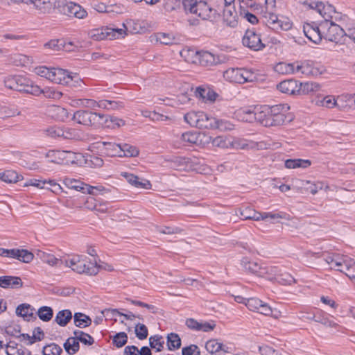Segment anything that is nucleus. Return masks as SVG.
I'll list each match as a JSON object with an SVG mask.
<instances>
[{"instance_id": "f257e3e1", "label": "nucleus", "mask_w": 355, "mask_h": 355, "mask_svg": "<svg viewBox=\"0 0 355 355\" xmlns=\"http://www.w3.org/2000/svg\"><path fill=\"white\" fill-rule=\"evenodd\" d=\"M289 108L287 104L260 106L259 123L265 127L282 125L287 119L286 112Z\"/></svg>"}, {"instance_id": "f03ea898", "label": "nucleus", "mask_w": 355, "mask_h": 355, "mask_svg": "<svg viewBox=\"0 0 355 355\" xmlns=\"http://www.w3.org/2000/svg\"><path fill=\"white\" fill-rule=\"evenodd\" d=\"M266 10L263 12V23L275 31H288L292 28V22L287 18L282 17L273 13L272 10L276 7V0H266Z\"/></svg>"}, {"instance_id": "7ed1b4c3", "label": "nucleus", "mask_w": 355, "mask_h": 355, "mask_svg": "<svg viewBox=\"0 0 355 355\" xmlns=\"http://www.w3.org/2000/svg\"><path fill=\"white\" fill-rule=\"evenodd\" d=\"M72 119L84 125L100 126L107 122V116L87 110H78L73 114Z\"/></svg>"}, {"instance_id": "20e7f679", "label": "nucleus", "mask_w": 355, "mask_h": 355, "mask_svg": "<svg viewBox=\"0 0 355 355\" xmlns=\"http://www.w3.org/2000/svg\"><path fill=\"white\" fill-rule=\"evenodd\" d=\"M64 265L66 267L71 268V270L77 273H85L89 275H95L98 272L99 266L97 263H91V266H87L81 256L75 255L70 259H64Z\"/></svg>"}, {"instance_id": "39448f33", "label": "nucleus", "mask_w": 355, "mask_h": 355, "mask_svg": "<svg viewBox=\"0 0 355 355\" xmlns=\"http://www.w3.org/2000/svg\"><path fill=\"white\" fill-rule=\"evenodd\" d=\"M320 26L323 31V37L329 41L338 43L345 35L344 30L329 19L321 21Z\"/></svg>"}, {"instance_id": "423d86ee", "label": "nucleus", "mask_w": 355, "mask_h": 355, "mask_svg": "<svg viewBox=\"0 0 355 355\" xmlns=\"http://www.w3.org/2000/svg\"><path fill=\"white\" fill-rule=\"evenodd\" d=\"M223 77L230 82L239 84L252 82L255 78L252 71L241 68L228 69L223 73Z\"/></svg>"}, {"instance_id": "0eeeda50", "label": "nucleus", "mask_w": 355, "mask_h": 355, "mask_svg": "<svg viewBox=\"0 0 355 355\" xmlns=\"http://www.w3.org/2000/svg\"><path fill=\"white\" fill-rule=\"evenodd\" d=\"M207 1L208 0H196V2L192 3L193 5L190 6L187 10L203 19L214 17L216 10L207 4Z\"/></svg>"}, {"instance_id": "6e6552de", "label": "nucleus", "mask_w": 355, "mask_h": 355, "mask_svg": "<svg viewBox=\"0 0 355 355\" xmlns=\"http://www.w3.org/2000/svg\"><path fill=\"white\" fill-rule=\"evenodd\" d=\"M243 44L251 50L257 51L262 50L265 44L262 42L261 35L253 29H248L242 40Z\"/></svg>"}, {"instance_id": "1a4fd4ad", "label": "nucleus", "mask_w": 355, "mask_h": 355, "mask_svg": "<svg viewBox=\"0 0 355 355\" xmlns=\"http://www.w3.org/2000/svg\"><path fill=\"white\" fill-rule=\"evenodd\" d=\"M190 52L194 53L193 51L184 50L180 52V55L182 57H185L184 54H189ZM195 53L198 55L199 62L202 66H213L221 62V60L218 55H216L209 51L195 52Z\"/></svg>"}, {"instance_id": "9d476101", "label": "nucleus", "mask_w": 355, "mask_h": 355, "mask_svg": "<svg viewBox=\"0 0 355 355\" xmlns=\"http://www.w3.org/2000/svg\"><path fill=\"white\" fill-rule=\"evenodd\" d=\"M325 71L323 67L314 66L309 62H297L295 66V73H301L306 76H318L322 74Z\"/></svg>"}, {"instance_id": "9b49d317", "label": "nucleus", "mask_w": 355, "mask_h": 355, "mask_svg": "<svg viewBox=\"0 0 355 355\" xmlns=\"http://www.w3.org/2000/svg\"><path fill=\"white\" fill-rule=\"evenodd\" d=\"M306 37L315 44H318L323 37L322 29L315 23L306 24L303 26Z\"/></svg>"}, {"instance_id": "f8f14e48", "label": "nucleus", "mask_w": 355, "mask_h": 355, "mask_svg": "<svg viewBox=\"0 0 355 355\" xmlns=\"http://www.w3.org/2000/svg\"><path fill=\"white\" fill-rule=\"evenodd\" d=\"M28 78L22 76H9L4 79L5 86L10 89L23 92Z\"/></svg>"}, {"instance_id": "ddd939ff", "label": "nucleus", "mask_w": 355, "mask_h": 355, "mask_svg": "<svg viewBox=\"0 0 355 355\" xmlns=\"http://www.w3.org/2000/svg\"><path fill=\"white\" fill-rule=\"evenodd\" d=\"M197 128L206 129L220 128V122L214 117L209 116L204 112H199Z\"/></svg>"}, {"instance_id": "4468645a", "label": "nucleus", "mask_w": 355, "mask_h": 355, "mask_svg": "<svg viewBox=\"0 0 355 355\" xmlns=\"http://www.w3.org/2000/svg\"><path fill=\"white\" fill-rule=\"evenodd\" d=\"M63 183L69 189L81 191L83 193L94 194L93 189L89 187V185L86 184L78 180L65 178L63 180Z\"/></svg>"}, {"instance_id": "2eb2a0df", "label": "nucleus", "mask_w": 355, "mask_h": 355, "mask_svg": "<svg viewBox=\"0 0 355 355\" xmlns=\"http://www.w3.org/2000/svg\"><path fill=\"white\" fill-rule=\"evenodd\" d=\"M260 106L255 107L253 110L241 109L237 112V116L243 121L252 123L257 121L259 123Z\"/></svg>"}, {"instance_id": "dca6fc26", "label": "nucleus", "mask_w": 355, "mask_h": 355, "mask_svg": "<svg viewBox=\"0 0 355 355\" xmlns=\"http://www.w3.org/2000/svg\"><path fill=\"white\" fill-rule=\"evenodd\" d=\"M51 153H53L55 158H58L61 163L64 164L75 163L78 160V155H79V154L71 150H57L48 153L46 157H49Z\"/></svg>"}, {"instance_id": "f3484780", "label": "nucleus", "mask_w": 355, "mask_h": 355, "mask_svg": "<svg viewBox=\"0 0 355 355\" xmlns=\"http://www.w3.org/2000/svg\"><path fill=\"white\" fill-rule=\"evenodd\" d=\"M73 80L71 73L60 68H53V77L51 82L57 84L69 85Z\"/></svg>"}, {"instance_id": "a211bd4d", "label": "nucleus", "mask_w": 355, "mask_h": 355, "mask_svg": "<svg viewBox=\"0 0 355 355\" xmlns=\"http://www.w3.org/2000/svg\"><path fill=\"white\" fill-rule=\"evenodd\" d=\"M277 89L282 93L288 95L299 94V85L297 82L293 79L286 80L282 81L277 85Z\"/></svg>"}, {"instance_id": "6ab92c4d", "label": "nucleus", "mask_w": 355, "mask_h": 355, "mask_svg": "<svg viewBox=\"0 0 355 355\" xmlns=\"http://www.w3.org/2000/svg\"><path fill=\"white\" fill-rule=\"evenodd\" d=\"M72 45L71 42H65L63 40H51L44 44V48L48 52L59 51L64 50L66 51H73L71 48H68V46Z\"/></svg>"}, {"instance_id": "aec40b11", "label": "nucleus", "mask_w": 355, "mask_h": 355, "mask_svg": "<svg viewBox=\"0 0 355 355\" xmlns=\"http://www.w3.org/2000/svg\"><path fill=\"white\" fill-rule=\"evenodd\" d=\"M23 286L20 277L16 276L0 277V287L3 288H18Z\"/></svg>"}, {"instance_id": "412c9836", "label": "nucleus", "mask_w": 355, "mask_h": 355, "mask_svg": "<svg viewBox=\"0 0 355 355\" xmlns=\"http://www.w3.org/2000/svg\"><path fill=\"white\" fill-rule=\"evenodd\" d=\"M355 94H345L337 97V107L340 110H345L354 107Z\"/></svg>"}, {"instance_id": "4be33fe9", "label": "nucleus", "mask_w": 355, "mask_h": 355, "mask_svg": "<svg viewBox=\"0 0 355 355\" xmlns=\"http://www.w3.org/2000/svg\"><path fill=\"white\" fill-rule=\"evenodd\" d=\"M37 256L44 263L51 266H61L64 265V260L58 259L54 255L45 252L39 251Z\"/></svg>"}, {"instance_id": "5701e85b", "label": "nucleus", "mask_w": 355, "mask_h": 355, "mask_svg": "<svg viewBox=\"0 0 355 355\" xmlns=\"http://www.w3.org/2000/svg\"><path fill=\"white\" fill-rule=\"evenodd\" d=\"M243 268L245 271L254 274L258 277L261 274L262 266L259 265L257 262L251 261L248 258H243L241 263Z\"/></svg>"}, {"instance_id": "b1692460", "label": "nucleus", "mask_w": 355, "mask_h": 355, "mask_svg": "<svg viewBox=\"0 0 355 355\" xmlns=\"http://www.w3.org/2000/svg\"><path fill=\"white\" fill-rule=\"evenodd\" d=\"M317 11L325 19H331V13H336L335 8L330 4H324L322 2L315 3Z\"/></svg>"}, {"instance_id": "393cba45", "label": "nucleus", "mask_w": 355, "mask_h": 355, "mask_svg": "<svg viewBox=\"0 0 355 355\" xmlns=\"http://www.w3.org/2000/svg\"><path fill=\"white\" fill-rule=\"evenodd\" d=\"M311 164L309 159H288L285 161V167L287 168H306Z\"/></svg>"}, {"instance_id": "a878e982", "label": "nucleus", "mask_w": 355, "mask_h": 355, "mask_svg": "<svg viewBox=\"0 0 355 355\" xmlns=\"http://www.w3.org/2000/svg\"><path fill=\"white\" fill-rule=\"evenodd\" d=\"M239 213L243 220H261V213L258 212L249 207L240 209Z\"/></svg>"}, {"instance_id": "bb28decb", "label": "nucleus", "mask_w": 355, "mask_h": 355, "mask_svg": "<svg viewBox=\"0 0 355 355\" xmlns=\"http://www.w3.org/2000/svg\"><path fill=\"white\" fill-rule=\"evenodd\" d=\"M22 179V175H19L15 171L8 170L3 173H0V180L6 183H16Z\"/></svg>"}, {"instance_id": "cd10ccee", "label": "nucleus", "mask_w": 355, "mask_h": 355, "mask_svg": "<svg viewBox=\"0 0 355 355\" xmlns=\"http://www.w3.org/2000/svg\"><path fill=\"white\" fill-rule=\"evenodd\" d=\"M72 318L71 311L64 309L60 311L55 318V322L61 327H65Z\"/></svg>"}, {"instance_id": "c85d7f7f", "label": "nucleus", "mask_w": 355, "mask_h": 355, "mask_svg": "<svg viewBox=\"0 0 355 355\" xmlns=\"http://www.w3.org/2000/svg\"><path fill=\"white\" fill-rule=\"evenodd\" d=\"M67 9L69 15H73L78 19H84L87 15V11L76 3H69L67 6Z\"/></svg>"}, {"instance_id": "c756f323", "label": "nucleus", "mask_w": 355, "mask_h": 355, "mask_svg": "<svg viewBox=\"0 0 355 355\" xmlns=\"http://www.w3.org/2000/svg\"><path fill=\"white\" fill-rule=\"evenodd\" d=\"M63 346L67 353H68L69 355L76 354L80 348L79 342L75 336L73 337L69 338L65 341Z\"/></svg>"}, {"instance_id": "7c9ffc66", "label": "nucleus", "mask_w": 355, "mask_h": 355, "mask_svg": "<svg viewBox=\"0 0 355 355\" xmlns=\"http://www.w3.org/2000/svg\"><path fill=\"white\" fill-rule=\"evenodd\" d=\"M121 153H120V157H134L139 155V151L138 148L134 146L128 144H120Z\"/></svg>"}, {"instance_id": "2f4dec72", "label": "nucleus", "mask_w": 355, "mask_h": 355, "mask_svg": "<svg viewBox=\"0 0 355 355\" xmlns=\"http://www.w3.org/2000/svg\"><path fill=\"white\" fill-rule=\"evenodd\" d=\"M74 324L79 328L89 327L92 324V319L84 313H76L73 315Z\"/></svg>"}, {"instance_id": "473e14b6", "label": "nucleus", "mask_w": 355, "mask_h": 355, "mask_svg": "<svg viewBox=\"0 0 355 355\" xmlns=\"http://www.w3.org/2000/svg\"><path fill=\"white\" fill-rule=\"evenodd\" d=\"M31 305L28 304H21L16 309V314L19 316L23 317L24 319L29 320L30 318H33V311Z\"/></svg>"}, {"instance_id": "72a5a7b5", "label": "nucleus", "mask_w": 355, "mask_h": 355, "mask_svg": "<svg viewBox=\"0 0 355 355\" xmlns=\"http://www.w3.org/2000/svg\"><path fill=\"white\" fill-rule=\"evenodd\" d=\"M195 93L196 96L199 97L200 98L205 101H215L216 97V94L214 92L210 89H206L201 87H197Z\"/></svg>"}, {"instance_id": "f704fd0d", "label": "nucleus", "mask_w": 355, "mask_h": 355, "mask_svg": "<svg viewBox=\"0 0 355 355\" xmlns=\"http://www.w3.org/2000/svg\"><path fill=\"white\" fill-rule=\"evenodd\" d=\"M346 270L338 269V271L345 273L349 279L355 282V261L351 258H347L345 262Z\"/></svg>"}, {"instance_id": "c9c22d12", "label": "nucleus", "mask_w": 355, "mask_h": 355, "mask_svg": "<svg viewBox=\"0 0 355 355\" xmlns=\"http://www.w3.org/2000/svg\"><path fill=\"white\" fill-rule=\"evenodd\" d=\"M269 280H277L279 284L282 285H291L296 282L295 278L289 273L279 272L277 277H269Z\"/></svg>"}, {"instance_id": "e433bc0d", "label": "nucleus", "mask_w": 355, "mask_h": 355, "mask_svg": "<svg viewBox=\"0 0 355 355\" xmlns=\"http://www.w3.org/2000/svg\"><path fill=\"white\" fill-rule=\"evenodd\" d=\"M103 145L105 146V153L107 156L120 157V153H121L120 144L111 142H103Z\"/></svg>"}, {"instance_id": "4c0bfd02", "label": "nucleus", "mask_w": 355, "mask_h": 355, "mask_svg": "<svg viewBox=\"0 0 355 355\" xmlns=\"http://www.w3.org/2000/svg\"><path fill=\"white\" fill-rule=\"evenodd\" d=\"M167 346L171 351L178 349L181 346V339L178 334L171 333L167 336Z\"/></svg>"}, {"instance_id": "58836bf2", "label": "nucleus", "mask_w": 355, "mask_h": 355, "mask_svg": "<svg viewBox=\"0 0 355 355\" xmlns=\"http://www.w3.org/2000/svg\"><path fill=\"white\" fill-rule=\"evenodd\" d=\"M51 112L53 113V116L57 120L64 121L69 117L68 111L60 106L53 105L51 107Z\"/></svg>"}, {"instance_id": "ea45409f", "label": "nucleus", "mask_w": 355, "mask_h": 355, "mask_svg": "<svg viewBox=\"0 0 355 355\" xmlns=\"http://www.w3.org/2000/svg\"><path fill=\"white\" fill-rule=\"evenodd\" d=\"M37 314L41 320L49 322L53 316V311L50 306H43L38 309Z\"/></svg>"}, {"instance_id": "a19ab883", "label": "nucleus", "mask_w": 355, "mask_h": 355, "mask_svg": "<svg viewBox=\"0 0 355 355\" xmlns=\"http://www.w3.org/2000/svg\"><path fill=\"white\" fill-rule=\"evenodd\" d=\"M236 14L230 10H224L223 12V21L230 27H235L237 26Z\"/></svg>"}, {"instance_id": "79ce46f5", "label": "nucleus", "mask_w": 355, "mask_h": 355, "mask_svg": "<svg viewBox=\"0 0 355 355\" xmlns=\"http://www.w3.org/2000/svg\"><path fill=\"white\" fill-rule=\"evenodd\" d=\"M73 335L76 336L78 342H81L85 345H92L94 343L93 337L80 330H75Z\"/></svg>"}, {"instance_id": "37998d69", "label": "nucleus", "mask_w": 355, "mask_h": 355, "mask_svg": "<svg viewBox=\"0 0 355 355\" xmlns=\"http://www.w3.org/2000/svg\"><path fill=\"white\" fill-rule=\"evenodd\" d=\"M275 70L279 73L282 74L295 73V64L294 63L287 64L284 62H280L275 66Z\"/></svg>"}, {"instance_id": "c03bdc74", "label": "nucleus", "mask_w": 355, "mask_h": 355, "mask_svg": "<svg viewBox=\"0 0 355 355\" xmlns=\"http://www.w3.org/2000/svg\"><path fill=\"white\" fill-rule=\"evenodd\" d=\"M299 85V94H307L309 92L318 91L320 85L316 83H300Z\"/></svg>"}, {"instance_id": "a18cd8bd", "label": "nucleus", "mask_w": 355, "mask_h": 355, "mask_svg": "<svg viewBox=\"0 0 355 355\" xmlns=\"http://www.w3.org/2000/svg\"><path fill=\"white\" fill-rule=\"evenodd\" d=\"M109 31V28L106 27L104 29H95L92 31L89 35L90 37L95 40H110Z\"/></svg>"}, {"instance_id": "49530a36", "label": "nucleus", "mask_w": 355, "mask_h": 355, "mask_svg": "<svg viewBox=\"0 0 355 355\" xmlns=\"http://www.w3.org/2000/svg\"><path fill=\"white\" fill-rule=\"evenodd\" d=\"M78 101H79V103H78L79 105H81V106H83L85 107H88V108H91V109H95L96 107H99V108L106 107V105H105V103L101 102V101L99 102H96V101L92 100V99L85 98V99H79Z\"/></svg>"}, {"instance_id": "de8ad7c7", "label": "nucleus", "mask_w": 355, "mask_h": 355, "mask_svg": "<svg viewBox=\"0 0 355 355\" xmlns=\"http://www.w3.org/2000/svg\"><path fill=\"white\" fill-rule=\"evenodd\" d=\"M22 92L31 94L34 96H39L40 94H42L43 89L39 86L34 85L33 82L28 78V83H26Z\"/></svg>"}, {"instance_id": "09e8293b", "label": "nucleus", "mask_w": 355, "mask_h": 355, "mask_svg": "<svg viewBox=\"0 0 355 355\" xmlns=\"http://www.w3.org/2000/svg\"><path fill=\"white\" fill-rule=\"evenodd\" d=\"M345 258H338V257H327L325 259L326 262L330 265L331 269H334L338 271V269H340V267L345 266V262L346 261Z\"/></svg>"}, {"instance_id": "8fccbe9b", "label": "nucleus", "mask_w": 355, "mask_h": 355, "mask_svg": "<svg viewBox=\"0 0 355 355\" xmlns=\"http://www.w3.org/2000/svg\"><path fill=\"white\" fill-rule=\"evenodd\" d=\"M261 274L259 275L261 277H266L269 279V277H277L279 272H280L276 266H262Z\"/></svg>"}, {"instance_id": "3c124183", "label": "nucleus", "mask_w": 355, "mask_h": 355, "mask_svg": "<svg viewBox=\"0 0 355 355\" xmlns=\"http://www.w3.org/2000/svg\"><path fill=\"white\" fill-rule=\"evenodd\" d=\"M62 352V348L55 343H51L43 347V355H60Z\"/></svg>"}, {"instance_id": "603ef678", "label": "nucleus", "mask_w": 355, "mask_h": 355, "mask_svg": "<svg viewBox=\"0 0 355 355\" xmlns=\"http://www.w3.org/2000/svg\"><path fill=\"white\" fill-rule=\"evenodd\" d=\"M170 161L177 169L182 170L187 166L188 164L190 162V159L185 157H173Z\"/></svg>"}, {"instance_id": "864d4df0", "label": "nucleus", "mask_w": 355, "mask_h": 355, "mask_svg": "<svg viewBox=\"0 0 355 355\" xmlns=\"http://www.w3.org/2000/svg\"><path fill=\"white\" fill-rule=\"evenodd\" d=\"M128 342V335L125 332L116 334L112 338V343L117 348L122 347Z\"/></svg>"}, {"instance_id": "5fc2aeb1", "label": "nucleus", "mask_w": 355, "mask_h": 355, "mask_svg": "<svg viewBox=\"0 0 355 355\" xmlns=\"http://www.w3.org/2000/svg\"><path fill=\"white\" fill-rule=\"evenodd\" d=\"M213 146L226 148L230 146L232 142L231 140L223 136H218L212 139L211 141Z\"/></svg>"}, {"instance_id": "6e6d98bb", "label": "nucleus", "mask_w": 355, "mask_h": 355, "mask_svg": "<svg viewBox=\"0 0 355 355\" xmlns=\"http://www.w3.org/2000/svg\"><path fill=\"white\" fill-rule=\"evenodd\" d=\"M181 139L184 144H194L198 141V135L194 132H187L182 135Z\"/></svg>"}, {"instance_id": "4d7b16f0", "label": "nucleus", "mask_w": 355, "mask_h": 355, "mask_svg": "<svg viewBox=\"0 0 355 355\" xmlns=\"http://www.w3.org/2000/svg\"><path fill=\"white\" fill-rule=\"evenodd\" d=\"M164 341L162 337L159 336H151L149 338V345L151 348L156 349L157 352H160L164 347Z\"/></svg>"}, {"instance_id": "13d9d810", "label": "nucleus", "mask_w": 355, "mask_h": 355, "mask_svg": "<svg viewBox=\"0 0 355 355\" xmlns=\"http://www.w3.org/2000/svg\"><path fill=\"white\" fill-rule=\"evenodd\" d=\"M33 254L27 250H19L17 255V260L24 263H30L33 259Z\"/></svg>"}, {"instance_id": "bf43d9fd", "label": "nucleus", "mask_w": 355, "mask_h": 355, "mask_svg": "<svg viewBox=\"0 0 355 355\" xmlns=\"http://www.w3.org/2000/svg\"><path fill=\"white\" fill-rule=\"evenodd\" d=\"M12 62L17 66H26L32 63V59L25 55L18 54L14 55Z\"/></svg>"}, {"instance_id": "052dcab7", "label": "nucleus", "mask_w": 355, "mask_h": 355, "mask_svg": "<svg viewBox=\"0 0 355 355\" xmlns=\"http://www.w3.org/2000/svg\"><path fill=\"white\" fill-rule=\"evenodd\" d=\"M35 72L37 75L41 77H44L49 80H52L53 77V68L49 69L46 67L41 66L35 69Z\"/></svg>"}, {"instance_id": "680f3d73", "label": "nucleus", "mask_w": 355, "mask_h": 355, "mask_svg": "<svg viewBox=\"0 0 355 355\" xmlns=\"http://www.w3.org/2000/svg\"><path fill=\"white\" fill-rule=\"evenodd\" d=\"M223 344L216 340H210L206 343L205 348L211 354L216 353L222 349Z\"/></svg>"}, {"instance_id": "e2e57ef3", "label": "nucleus", "mask_w": 355, "mask_h": 355, "mask_svg": "<svg viewBox=\"0 0 355 355\" xmlns=\"http://www.w3.org/2000/svg\"><path fill=\"white\" fill-rule=\"evenodd\" d=\"M262 302L259 299L252 297L247 299L245 304L249 310L257 312Z\"/></svg>"}, {"instance_id": "0e129e2a", "label": "nucleus", "mask_w": 355, "mask_h": 355, "mask_svg": "<svg viewBox=\"0 0 355 355\" xmlns=\"http://www.w3.org/2000/svg\"><path fill=\"white\" fill-rule=\"evenodd\" d=\"M63 131V135H62V137L67 139H79L80 138V135L79 132L74 129V128H67L65 129H62Z\"/></svg>"}, {"instance_id": "69168bd1", "label": "nucleus", "mask_w": 355, "mask_h": 355, "mask_svg": "<svg viewBox=\"0 0 355 355\" xmlns=\"http://www.w3.org/2000/svg\"><path fill=\"white\" fill-rule=\"evenodd\" d=\"M135 331L136 336L139 340H144V339L146 338L148 336V329L146 327V325H144V324L138 323L135 326Z\"/></svg>"}, {"instance_id": "338daca9", "label": "nucleus", "mask_w": 355, "mask_h": 355, "mask_svg": "<svg viewBox=\"0 0 355 355\" xmlns=\"http://www.w3.org/2000/svg\"><path fill=\"white\" fill-rule=\"evenodd\" d=\"M199 112H190L184 116V121L188 123L191 126L196 127L198 125Z\"/></svg>"}, {"instance_id": "774afa93", "label": "nucleus", "mask_w": 355, "mask_h": 355, "mask_svg": "<svg viewBox=\"0 0 355 355\" xmlns=\"http://www.w3.org/2000/svg\"><path fill=\"white\" fill-rule=\"evenodd\" d=\"M42 94L46 98L53 99H60L62 96V92L50 87L43 89Z\"/></svg>"}]
</instances>
